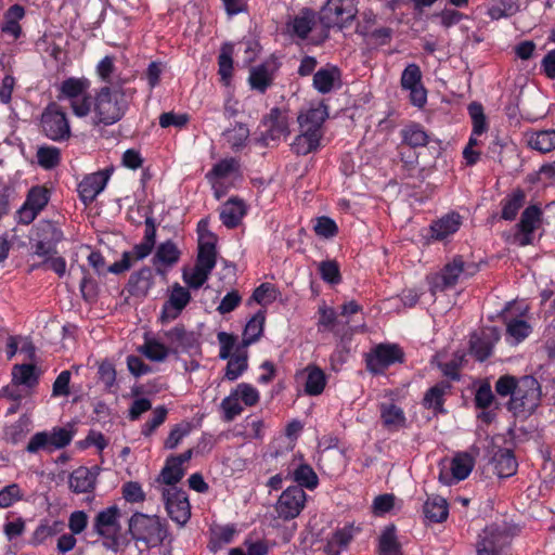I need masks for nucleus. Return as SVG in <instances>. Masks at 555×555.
<instances>
[{
  "mask_svg": "<svg viewBox=\"0 0 555 555\" xmlns=\"http://www.w3.org/2000/svg\"><path fill=\"white\" fill-rule=\"evenodd\" d=\"M500 339V332L496 327H486L479 333H474L469 340L470 353L479 361L490 357L494 344Z\"/></svg>",
  "mask_w": 555,
  "mask_h": 555,
  "instance_id": "nucleus-20",
  "label": "nucleus"
},
{
  "mask_svg": "<svg viewBox=\"0 0 555 555\" xmlns=\"http://www.w3.org/2000/svg\"><path fill=\"white\" fill-rule=\"evenodd\" d=\"M508 542V537L496 527H487L481 537L478 547V555H498L499 548H502Z\"/></svg>",
  "mask_w": 555,
  "mask_h": 555,
  "instance_id": "nucleus-24",
  "label": "nucleus"
},
{
  "mask_svg": "<svg viewBox=\"0 0 555 555\" xmlns=\"http://www.w3.org/2000/svg\"><path fill=\"white\" fill-rule=\"evenodd\" d=\"M528 145L541 153L555 149V130H540L527 134Z\"/></svg>",
  "mask_w": 555,
  "mask_h": 555,
  "instance_id": "nucleus-36",
  "label": "nucleus"
},
{
  "mask_svg": "<svg viewBox=\"0 0 555 555\" xmlns=\"http://www.w3.org/2000/svg\"><path fill=\"white\" fill-rule=\"evenodd\" d=\"M90 81L87 78H68L60 87L62 96L69 101L73 113L87 117L91 113V96L88 95Z\"/></svg>",
  "mask_w": 555,
  "mask_h": 555,
  "instance_id": "nucleus-7",
  "label": "nucleus"
},
{
  "mask_svg": "<svg viewBox=\"0 0 555 555\" xmlns=\"http://www.w3.org/2000/svg\"><path fill=\"white\" fill-rule=\"evenodd\" d=\"M402 140L412 147L425 146L428 142L426 131L416 124H411L402 129Z\"/></svg>",
  "mask_w": 555,
  "mask_h": 555,
  "instance_id": "nucleus-48",
  "label": "nucleus"
},
{
  "mask_svg": "<svg viewBox=\"0 0 555 555\" xmlns=\"http://www.w3.org/2000/svg\"><path fill=\"white\" fill-rule=\"evenodd\" d=\"M196 266L209 273L216 266L215 237L210 233L199 236Z\"/></svg>",
  "mask_w": 555,
  "mask_h": 555,
  "instance_id": "nucleus-26",
  "label": "nucleus"
},
{
  "mask_svg": "<svg viewBox=\"0 0 555 555\" xmlns=\"http://www.w3.org/2000/svg\"><path fill=\"white\" fill-rule=\"evenodd\" d=\"M449 389L447 384H437L426 392L424 397V405L435 411H440L443 404V397Z\"/></svg>",
  "mask_w": 555,
  "mask_h": 555,
  "instance_id": "nucleus-52",
  "label": "nucleus"
},
{
  "mask_svg": "<svg viewBox=\"0 0 555 555\" xmlns=\"http://www.w3.org/2000/svg\"><path fill=\"white\" fill-rule=\"evenodd\" d=\"M475 466V459L468 452H457L449 460L439 463V481L450 486L466 479Z\"/></svg>",
  "mask_w": 555,
  "mask_h": 555,
  "instance_id": "nucleus-8",
  "label": "nucleus"
},
{
  "mask_svg": "<svg viewBox=\"0 0 555 555\" xmlns=\"http://www.w3.org/2000/svg\"><path fill=\"white\" fill-rule=\"evenodd\" d=\"M138 351L150 361L164 362L170 353V348L155 337H145Z\"/></svg>",
  "mask_w": 555,
  "mask_h": 555,
  "instance_id": "nucleus-33",
  "label": "nucleus"
},
{
  "mask_svg": "<svg viewBox=\"0 0 555 555\" xmlns=\"http://www.w3.org/2000/svg\"><path fill=\"white\" fill-rule=\"evenodd\" d=\"M424 514L427 519L434 522L446 520L449 514L446 499L439 495L429 496L424 505Z\"/></svg>",
  "mask_w": 555,
  "mask_h": 555,
  "instance_id": "nucleus-35",
  "label": "nucleus"
},
{
  "mask_svg": "<svg viewBox=\"0 0 555 555\" xmlns=\"http://www.w3.org/2000/svg\"><path fill=\"white\" fill-rule=\"evenodd\" d=\"M234 391L246 406L257 404L260 398L259 391L253 385L247 383L238 384L234 388Z\"/></svg>",
  "mask_w": 555,
  "mask_h": 555,
  "instance_id": "nucleus-61",
  "label": "nucleus"
},
{
  "mask_svg": "<svg viewBox=\"0 0 555 555\" xmlns=\"http://www.w3.org/2000/svg\"><path fill=\"white\" fill-rule=\"evenodd\" d=\"M264 315L259 312L255 314L246 324L243 333L244 347L255 343L262 334Z\"/></svg>",
  "mask_w": 555,
  "mask_h": 555,
  "instance_id": "nucleus-49",
  "label": "nucleus"
},
{
  "mask_svg": "<svg viewBox=\"0 0 555 555\" xmlns=\"http://www.w3.org/2000/svg\"><path fill=\"white\" fill-rule=\"evenodd\" d=\"M240 165L234 158H224L215 164L211 170L206 175L210 182L217 198L223 196L227 192L224 182L238 176Z\"/></svg>",
  "mask_w": 555,
  "mask_h": 555,
  "instance_id": "nucleus-14",
  "label": "nucleus"
},
{
  "mask_svg": "<svg viewBox=\"0 0 555 555\" xmlns=\"http://www.w3.org/2000/svg\"><path fill=\"white\" fill-rule=\"evenodd\" d=\"M378 555H402L395 526H387L378 538Z\"/></svg>",
  "mask_w": 555,
  "mask_h": 555,
  "instance_id": "nucleus-34",
  "label": "nucleus"
},
{
  "mask_svg": "<svg viewBox=\"0 0 555 555\" xmlns=\"http://www.w3.org/2000/svg\"><path fill=\"white\" fill-rule=\"evenodd\" d=\"M315 24V17L312 11L304 10L296 15L291 24L292 31L299 38H306Z\"/></svg>",
  "mask_w": 555,
  "mask_h": 555,
  "instance_id": "nucleus-44",
  "label": "nucleus"
},
{
  "mask_svg": "<svg viewBox=\"0 0 555 555\" xmlns=\"http://www.w3.org/2000/svg\"><path fill=\"white\" fill-rule=\"evenodd\" d=\"M462 224V218L456 212H450L434 221L430 225L431 237L443 241L454 234Z\"/></svg>",
  "mask_w": 555,
  "mask_h": 555,
  "instance_id": "nucleus-25",
  "label": "nucleus"
},
{
  "mask_svg": "<svg viewBox=\"0 0 555 555\" xmlns=\"http://www.w3.org/2000/svg\"><path fill=\"white\" fill-rule=\"evenodd\" d=\"M43 238L35 246V254L39 257L50 258L55 254V243L62 240V232L51 223L42 228Z\"/></svg>",
  "mask_w": 555,
  "mask_h": 555,
  "instance_id": "nucleus-28",
  "label": "nucleus"
},
{
  "mask_svg": "<svg viewBox=\"0 0 555 555\" xmlns=\"http://www.w3.org/2000/svg\"><path fill=\"white\" fill-rule=\"evenodd\" d=\"M478 266L467 262L462 256L454 257L443 269L428 278L429 289L433 294L453 287L461 279L474 275Z\"/></svg>",
  "mask_w": 555,
  "mask_h": 555,
  "instance_id": "nucleus-4",
  "label": "nucleus"
},
{
  "mask_svg": "<svg viewBox=\"0 0 555 555\" xmlns=\"http://www.w3.org/2000/svg\"><path fill=\"white\" fill-rule=\"evenodd\" d=\"M155 258L160 263L171 266L179 260V250L172 242L168 241L158 246Z\"/></svg>",
  "mask_w": 555,
  "mask_h": 555,
  "instance_id": "nucleus-56",
  "label": "nucleus"
},
{
  "mask_svg": "<svg viewBox=\"0 0 555 555\" xmlns=\"http://www.w3.org/2000/svg\"><path fill=\"white\" fill-rule=\"evenodd\" d=\"M291 475L294 481L298 483L297 487H300L301 489L302 487H305L309 490H312L319 483L318 476L314 473L313 468L306 463H298L291 470Z\"/></svg>",
  "mask_w": 555,
  "mask_h": 555,
  "instance_id": "nucleus-39",
  "label": "nucleus"
},
{
  "mask_svg": "<svg viewBox=\"0 0 555 555\" xmlns=\"http://www.w3.org/2000/svg\"><path fill=\"white\" fill-rule=\"evenodd\" d=\"M12 380L15 385L35 386L38 382L35 366L33 364L15 365L12 370Z\"/></svg>",
  "mask_w": 555,
  "mask_h": 555,
  "instance_id": "nucleus-47",
  "label": "nucleus"
},
{
  "mask_svg": "<svg viewBox=\"0 0 555 555\" xmlns=\"http://www.w3.org/2000/svg\"><path fill=\"white\" fill-rule=\"evenodd\" d=\"M525 204V193L521 190H516L507 195L502 202V218L504 220H514L518 211Z\"/></svg>",
  "mask_w": 555,
  "mask_h": 555,
  "instance_id": "nucleus-41",
  "label": "nucleus"
},
{
  "mask_svg": "<svg viewBox=\"0 0 555 555\" xmlns=\"http://www.w3.org/2000/svg\"><path fill=\"white\" fill-rule=\"evenodd\" d=\"M357 530L353 526H346L336 530L327 540L324 548L325 553L327 555H340L349 545Z\"/></svg>",
  "mask_w": 555,
  "mask_h": 555,
  "instance_id": "nucleus-30",
  "label": "nucleus"
},
{
  "mask_svg": "<svg viewBox=\"0 0 555 555\" xmlns=\"http://www.w3.org/2000/svg\"><path fill=\"white\" fill-rule=\"evenodd\" d=\"M401 87L410 92V101L414 106L423 107L427 101V92L422 83V72L418 65L409 64L401 75Z\"/></svg>",
  "mask_w": 555,
  "mask_h": 555,
  "instance_id": "nucleus-15",
  "label": "nucleus"
},
{
  "mask_svg": "<svg viewBox=\"0 0 555 555\" xmlns=\"http://www.w3.org/2000/svg\"><path fill=\"white\" fill-rule=\"evenodd\" d=\"M209 274V272L195 264L191 269H184L182 278L189 287L199 288L208 280Z\"/></svg>",
  "mask_w": 555,
  "mask_h": 555,
  "instance_id": "nucleus-55",
  "label": "nucleus"
},
{
  "mask_svg": "<svg viewBox=\"0 0 555 555\" xmlns=\"http://www.w3.org/2000/svg\"><path fill=\"white\" fill-rule=\"evenodd\" d=\"M306 499L307 495L300 487H288L282 492L275 505L279 517L284 520L296 518L304 509Z\"/></svg>",
  "mask_w": 555,
  "mask_h": 555,
  "instance_id": "nucleus-13",
  "label": "nucleus"
},
{
  "mask_svg": "<svg viewBox=\"0 0 555 555\" xmlns=\"http://www.w3.org/2000/svg\"><path fill=\"white\" fill-rule=\"evenodd\" d=\"M495 391L501 397L511 396L508 410L517 416L530 415L540 405L542 391L539 382L532 376L516 378L501 376L495 383Z\"/></svg>",
  "mask_w": 555,
  "mask_h": 555,
  "instance_id": "nucleus-1",
  "label": "nucleus"
},
{
  "mask_svg": "<svg viewBox=\"0 0 555 555\" xmlns=\"http://www.w3.org/2000/svg\"><path fill=\"white\" fill-rule=\"evenodd\" d=\"M264 422L255 416H247L244 420V433L248 439L261 440L264 437Z\"/></svg>",
  "mask_w": 555,
  "mask_h": 555,
  "instance_id": "nucleus-59",
  "label": "nucleus"
},
{
  "mask_svg": "<svg viewBox=\"0 0 555 555\" xmlns=\"http://www.w3.org/2000/svg\"><path fill=\"white\" fill-rule=\"evenodd\" d=\"M134 89L119 85L100 88L94 98H91V116L94 125H113L125 115Z\"/></svg>",
  "mask_w": 555,
  "mask_h": 555,
  "instance_id": "nucleus-2",
  "label": "nucleus"
},
{
  "mask_svg": "<svg viewBox=\"0 0 555 555\" xmlns=\"http://www.w3.org/2000/svg\"><path fill=\"white\" fill-rule=\"evenodd\" d=\"M248 137L249 129L243 124H237L225 132V139L233 149L244 146Z\"/></svg>",
  "mask_w": 555,
  "mask_h": 555,
  "instance_id": "nucleus-58",
  "label": "nucleus"
},
{
  "mask_svg": "<svg viewBox=\"0 0 555 555\" xmlns=\"http://www.w3.org/2000/svg\"><path fill=\"white\" fill-rule=\"evenodd\" d=\"M403 352L397 345H378L367 358V367L374 373H380L388 366L402 362Z\"/></svg>",
  "mask_w": 555,
  "mask_h": 555,
  "instance_id": "nucleus-17",
  "label": "nucleus"
},
{
  "mask_svg": "<svg viewBox=\"0 0 555 555\" xmlns=\"http://www.w3.org/2000/svg\"><path fill=\"white\" fill-rule=\"evenodd\" d=\"M38 164L44 169L56 167L61 160L60 150L54 146H43L37 152Z\"/></svg>",
  "mask_w": 555,
  "mask_h": 555,
  "instance_id": "nucleus-54",
  "label": "nucleus"
},
{
  "mask_svg": "<svg viewBox=\"0 0 555 555\" xmlns=\"http://www.w3.org/2000/svg\"><path fill=\"white\" fill-rule=\"evenodd\" d=\"M307 380L305 391L310 396H318L322 393L326 385V377L324 372L317 366H308L306 369Z\"/></svg>",
  "mask_w": 555,
  "mask_h": 555,
  "instance_id": "nucleus-42",
  "label": "nucleus"
},
{
  "mask_svg": "<svg viewBox=\"0 0 555 555\" xmlns=\"http://www.w3.org/2000/svg\"><path fill=\"white\" fill-rule=\"evenodd\" d=\"M318 314L319 332H331L341 340L349 338L353 334L354 328L352 326H348V321L340 320L332 307L324 304L321 305L318 309Z\"/></svg>",
  "mask_w": 555,
  "mask_h": 555,
  "instance_id": "nucleus-16",
  "label": "nucleus"
},
{
  "mask_svg": "<svg viewBox=\"0 0 555 555\" xmlns=\"http://www.w3.org/2000/svg\"><path fill=\"white\" fill-rule=\"evenodd\" d=\"M358 10L354 0H327L322 8V21L327 26H344L351 22Z\"/></svg>",
  "mask_w": 555,
  "mask_h": 555,
  "instance_id": "nucleus-11",
  "label": "nucleus"
},
{
  "mask_svg": "<svg viewBox=\"0 0 555 555\" xmlns=\"http://www.w3.org/2000/svg\"><path fill=\"white\" fill-rule=\"evenodd\" d=\"M228 364L224 377L228 380L237 379L247 369V351L244 348L236 347L232 357L228 358Z\"/></svg>",
  "mask_w": 555,
  "mask_h": 555,
  "instance_id": "nucleus-37",
  "label": "nucleus"
},
{
  "mask_svg": "<svg viewBox=\"0 0 555 555\" xmlns=\"http://www.w3.org/2000/svg\"><path fill=\"white\" fill-rule=\"evenodd\" d=\"M191 300L190 292L179 283L172 285L169 298L163 308L164 319H176Z\"/></svg>",
  "mask_w": 555,
  "mask_h": 555,
  "instance_id": "nucleus-21",
  "label": "nucleus"
},
{
  "mask_svg": "<svg viewBox=\"0 0 555 555\" xmlns=\"http://www.w3.org/2000/svg\"><path fill=\"white\" fill-rule=\"evenodd\" d=\"M321 278L331 284H337L340 281V273L337 262L333 260L322 261L319 264Z\"/></svg>",
  "mask_w": 555,
  "mask_h": 555,
  "instance_id": "nucleus-64",
  "label": "nucleus"
},
{
  "mask_svg": "<svg viewBox=\"0 0 555 555\" xmlns=\"http://www.w3.org/2000/svg\"><path fill=\"white\" fill-rule=\"evenodd\" d=\"M121 512L117 505L101 509L93 519L94 532L103 539L106 548L114 552L120 550Z\"/></svg>",
  "mask_w": 555,
  "mask_h": 555,
  "instance_id": "nucleus-3",
  "label": "nucleus"
},
{
  "mask_svg": "<svg viewBox=\"0 0 555 555\" xmlns=\"http://www.w3.org/2000/svg\"><path fill=\"white\" fill-rule=\"evenodd\" d=\"M130 284L133 287V293L138 295H145L153 284L151 270L143 269L133 274L130 279Z\"/></svg>",
  "mask_w": 555,
  "mask_h": 555,
  "instance_id": "nucleus-57",
  "label": "nucleus"
},
{
  "mask_svg": "<svg viewBox=\"0 0 555 555\" xmlns=\"http://www.w3.org/2000/svg\"><path fill=\"white\" fill-rule=\"evenodd\" d=\"M220 408L227 422L233 421L243 412L242 401L234 389L221 401Z\"/></svg>",
  "mask_w": 555,
  "mask_h": 555,
  "instance_id": "nucleus-50",
  "label": "nucleus"
},
{
  "mask_svg": "<svg viewBox=\"0 0 555 555\" xmlns=\"http://www.w3.org/2000/svg\"><path fill=\"white\" fill-rule=\"evenodd\" d=\"M169 517L178 525H184L191 516V506L184 490L178 487L164 488L162 491Z\"/></svg>",
  "mask_w": 555,
  "mask_h": 555,
  "instance_id": "nucleus-10",
  "label": "nucleus"
},
{
  "mask_svg": "<svg viewBox=\"0 0 555 555\" xmlns=\"http://www.w3.org/2000/svg\"><path fill=\"white\" fill-rule=\"evenodd\" d=\"M246 212V206L243 201L237 198L229 199L221 208L220 219L228 228L236 227Z\"/></svg>",
  "mask_w": 555,
  "mask_h": 555,
  "instance_id": "nucleus-32",
  "label": "nucleus"
},
{
  "mask_svg": "<svg viewBox=\"0 0 555 555\" xmlns=\"http://www.w3.org/2000/svg\"><path fill=\"white\" fill-rule=\"evenodd\" d=\"M233 46L231 43H225L222 46L219 57H218V65H219V75L221 77V81L224 85H229L231 77H232V70H233Z\"/></svg>",
  "mask_w": 555,
  "mask_h": 555,
  "instance_id": "nucleus-46",
  "label": "nucleus"
},
{
  "mask_svg": "<svg viewBox=\"0 0 555 555\" xmlns=\"http://www.w3.org/2000/svg\"><path fill=\"white\" fill-rule=\"evenodd\" d=\"M30 430V421L23 416L15 423L7 426L3 431V438L13 444L23 440Z\"/></svg>",
  "mask_w": 555,
  "mask_h": 555,
  "instance_id": "nucleus-45",
  "label": "nucleus"
},
{
  "mask_svg": "<svg viewBox=\"0 0 555 555\" xmlns=\"http://www.w3.org/2000/svg\"><path fill=\"white\" fill-rule=\"evenodd\" d=\"M23 496L22 490L17 483H11L0 490V507H10Z\"/></svg>",
  "mask_w": 555,
  "mask_h": 555,
  "instance_id": "nucleus-62",
  "label": "nucleus"
},
{
  "mask_svg": "<svg viewBox=\"0 0 555 555\" xmlns=\"http://www.w3.org/2000/svg\"><path fill=\"white\" fill-rule=\"evenodd\" d=\"M327 108L323 104L311 106L298 115L299 129L322 133V125L327 118Z\"/></svg>",
  "mask_w": 555,
  "mask_h": 555,
  "instance_id": "nucleus-23",
  "label": "nucleus"
},
{
  "mask_svg": "<svg viewBox=\"0 0 555 555\" xmlns=\"http://www.w3.org/2000/svg\"><path fill=\"white\" fill-rule=\"evenodd\" d=\"M323 133H317L307 129H299V134L294 139L291 147L297 155H307L320 147Z\"/></svg>",
  "mask_w": 555,
  "mask_h": 555,
  "instance_id": "nucleus-29",
  "label": "nucleus"
},
{
  "mask_svg": "<svg viewBox=\"0 0 555 555\" xmlns=\"http://www.w3.org/2000/svg\"><path fill=\"white\" fill-rule=\"evenodd\" d=\"M184 473L185 470L182 466L178 465L171 457H168L158 480L166 486L165 488L177 487L176 485L183 478Z\"/></svg>",
  "mask_w": 555,
  "mask_h": 555,
  "instance_id": "nucleus-43",
  "label": "nucleus"
},
{
  "mask_svg": "<svg viewBox=\"0 0 555 555\" xmlns=\"http://www.w3.org/2000/svg\"><path fill=\"white\" fill-rule=\"evenodd\" d=\"M543 211L538 205H530L521 212L512 236V242L519 246L532 245L543 233Z\"/></svg>",
  "mask_w": 555,
  "mask_h": 555,
  "instance_id": "nucleus-6",
  "label": "nucleus"
},
{
  "mask_svg": "<svg viewBox=\"0 0 555 555\" xmlns=\"http://www.w3.org/2000/svg\"><path fill=\"white\" fill-rule=\"evenodd\" d=\"M41 127L50 140L63 141L70 137L66 114L56 104H51L46 108L41 116Z\"/></svg>",
  "mask_w": 555,
  "mask_h": 555,
  "instance_id": "nucleus-9",
  "label": "nucleus"
},
{
  "mask_svg": "<svg viewBox=\"0 0 555 555\" xmlns=\"http://www.w3.org/2000/svg\"><path fill=\"white\" fill-rule=\"evenodd\" d=\"M380 421L385 428L397 431L406 424V417L402 408L397 403L392 391H385L378 401Z\"/></svg>",
  "mask_w": 555,
  "mask_h": 555,
  "instance_id": "nucleus-12",
  "label": "nucleus"
},
{
  "mask_svg": "<svg viewBox=\"0 0 555 555\" xmlns=\"http://www.w3.org/2000/svg\"><path fill=\"white\" fill-rule=\"evenodd\" d=\"M468 113L472 118L473 132L475 135L483 134L488 130V124L482 105L477 102L470 103L468 105Z\"/></svg>",
  "mask_w": 555,
  "mask_h": 555,
  "instance_id": "nucleus-53",
  "label": "nucleus"
},
{
  "mask_svg": "<svg viewBox=\"0 0 555 555\" xmlns=\"http://www.w3.org/2000/svg\"><path fill=\"white\" fill-rule=\"evenodd\" d=\"M263 125L267 129V139L280 140L286 138L289 133V119L285 112L279 108H272L264 118Z\"/></svg>",
  "mask_w": 555,
  "mask_h": 555,
  "instance_id": "nucleus-22",
  "label": "nucleus"
},
{
  "mask_svg": "<svg viewBox=\"0 0 555 555\" xmlns=\"http://www.w3.org/2000/svg\"><path fill=\"white\" fill-rule=\"evenodd\" d=\"M494 469L499 477L506 478L517 470V462L512 451L500 450L493 457Z\"/></svg>",
  "mask_w": 555,
  "mask_h": 555,
  "instance_id": "nucleus-38",
  "label": "nucleus"
},
{
  "mask_svg": "<svg viewBox=\"0 0 555 555\" xmlns=\"http://www.w3.org/2000/svg\"><path fill=\"white\" fill-rule=\"evenodd\" d=\"M248 80L251 89L264 92L272 83L273 70L267 64L255 66L250 69Z\"/></svg>",
  "mask_w": 555,
  "mask_h": 555,
  "instance_id": "nucleus-40",
  "label": "nucleus"
},
{
  "mask_svg": "<svg viewBox=\"0 0 555 555\" xmlns=\"http://www.w3.org/2000/svg\"><path fill=\"white\" fill-rule=\"evenodd\" d=\"M129 530L132 538L139 543H144L147 548L160 544L167 535L165 525L158 516L141 513L132 515L129 521Z\"/></svg>",
  "mask_w": 555,
  "mask_h": 555,
  "instance_id": "nucleus-5",
  "label": "nucleus"
},
{
  "mask_svg": "<svg viewBox=\"0 0 555 555\" xmlns=\"http://www.w3.org/2000/svg\"><path fill=\"white\" fill-rule=\"evenodd\" d=\"M50 441L51 440L48 431L37 433L30 438L26 450L29 453H37L41 450L51 453L53 452V449Z\"/></svg>",
  "mask_w": 555,
  "mask_h": 555,
  "instance_id": "nucleus-60",
  "label": "nucleus"
},
{
  "mask_svg": "<svg viewBox=\"0 0 555 555\" xmlns=\"http://www.w3.org/2000/svg\"><path fill=\"white\" fill-rule=\"evenodd\" d=\"M69 488L75 493H86L95 486V474L87 467H78L69 476Z\"/></svg>",
  "mask_w": 555,
  "mask_h": 555,
  "instance_id": "nucleus-31",
  "label": "nucleus"
},
{
  "mask_svg": "<svg viewBox=\"0 0 555 555\" xmlns=\"http://www.w3.org/2000/svg\"><path fill=\"white\" fill-rule=\"evenodd\" d=\"M111 177L108 169L87 175L78 184L77 191L85 205L91 204L105 189Z\"/></svg>",
  "mask_w": 555,
  "mask_h": 555,
  "instance_id": "nucleus-19",
  "label": "nucleus"
},
{
  "mask_svg": "<svg viewBox=\"0 0 555 555\" xmlns=\"http://www.w3.org/2000/svg\"><path fill=\"white\" fill-rule=\"evenodd\" d=\"M340 85V72L335 66L320 68L313 76V87L322 94L328 93Z\"/></svg>",
  "mask_w": 555,
  "mask_h": 555,
  "instance_id": "nucleus-27",
  "label": "nucleus"
},
{
  "mask_svg": "<svg viewBox=\"0 0 555 555\" xmlns=\"http://www.w3.org/2000/svg\"><path fill=\"white\" fill-rule=\"evenodd\" d=\"M49 202V191L43 186H34L29 190L27 198L18 210V220L29 224Z\"/></svg>",
  "mask_w": 555,
  "mask_h": 555,
  "instance_id": "nucleus-18",
  "label": "nucleus"
},
{
  "mask_svg": "<svg viewBox=\"0 0 555 555\" xmlns=\"http://www.w3.org/2000/svg\"><path fill=\"white\" fill-rule=\"evenodd\" d=\"M48 433L53 451L68 446L73 439V433L65 427L53 428Z\"/></svg>",
  "mask_w": 555,
  "mask_h": 555,
  "instance_id": "nucleus-63",
  "label": "nucleus"
},
{
  "mask_svg": "<svg viewBox=\"0 0 555 555\" xmlns=\"http://www.w3.org/2000/svg\"><path fill=\"white\" fill-rule=\"evenodd\" d=\"M531 332V326L524 320L512 319L506 323L507 338L513 344H519Z\"/></svg>",
  "mask_w": 555,
  "mask_h": 555,
  "instance_id": "nucleus-51",
  "label": "nucleus"
}]
</instances>
